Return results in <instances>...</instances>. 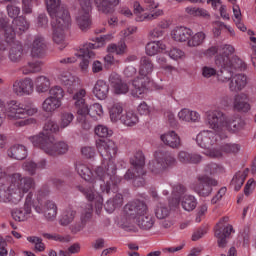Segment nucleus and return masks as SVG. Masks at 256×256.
<instances>
[{
  "label": "nucleus",
  "instance_id": "1",
  "mask_svg": "<svg viewBox=\"0 0 256 256\" xmlns=\"http://www.w3.org/2000/svg\"><path fill=\"white\" fill-rule=\"evenodd\" d=\"M47 11L51 17V25L53 29V41L59 45L58 49L63 51L67 47L65 42V31L71 27V14L69 9L61 0H45Z\"/></svg>",
  "mask_w": 256,
  "mask_h": 256
},
{
  "label": "nucleus",
  "instance_id": "2",
  "mask_svg": "<svg viewBox=\"0 0 256 256\" xmlns=\"http://www.w3.org/2000/svg\"><path fill=\"white\" fill-rule=\"evenodd\" d=\"M35 189V180L31 177H23L21 173L11 175V184H0V203H12L18 205L25 193Z\"/></svg>",
  "mask_w": 256,
  "mask_h": 256
},
{
  "label": "nucleus",
  "instance_id": "3",
  "mask_svg": "<svg viewBox=\"0 0 256 256\" xmlns=\"http://www.w3.org/2000/svg\"><path fill=\"white\" fill-rule=\"evenodd\" d=\"M96 147L98 149V152L100 153L101 157L106 161L105 170L103 166H99L96 168V175L98 177H110V181L113 185H117L118 183H121V178L119 176L115 175L117 172V167L115 166V163L113 162V159L117 157V144L113 140H97L96 141Z\"/></svg>",
  "mask_w": 256,
  "mask_h": 256
},
{
  "label": "nucleus",
  "instance_id": "4",
  "mask_svg": "<svg viewBox=\"0 0 256 256\" xmlns=\"http://www.w3.org/2000/svg\"><path fill=\"white\" fill-rule=\"evenodd\" d=\"M29 140L34 147H39L50 157H60V155H65L69 151V144L65 141L55 142V136H36L30 137Z\"/></svg>",
  "mask_w": 256,
  "mask_h": 256
},
{
  "label": "nucleus",
  "instance_id": "5",
  "mask_svg": "<svg viewBox=\"0 0 256 256\" xmlns=\"http://www.w3.org/2000/svg\"><path fill=\"white\" fill-rule=\"evenodd\" d=\"M126 212L128 215H136V223L143 231L153 229L155 218L149 214V207L141 200H136L126 204Z\"/></svg>",
  "mask_w": 256,
  "mask_h": 256
},
{
  "label": "nucleus",
  "instance_id": "6",
  "mask_svg": "<svg viewBox=\"0 0 256 256\" xmlns=\"http://www.w3.org/2000/svg\"><path fill=\"white\" fill-rule=\"evenodd\" d=\"M72 95V101L74 104V108L76 110V116L78 123L81 124L82 129L89 131L92 125L89 122V105H87V90L81 88L73 93H69Z\"/></svg>",
  "mask_w": 256,
  "mask_h": 256
},
{
  "label": "nucleus",
  "instance_id": "7",
  "mask_svg": "<svg viewBox=\"0 0 256 256\" xmlns=\"http://www.w3.org/2000/svg\"><path fill=\"white\" fill-rule=\"evenodd\" d=\"M132 165L124 174L125 181H133L134 187H143L145 185V154L137 151L132 158H130Z\"/></svg>",
  "mask_w": 256,
  "mask_h": 256
},
{
  "label": "nucleus",
  "instance_id": "8",
  "mask_svg": "<svg viewBox=\"0 0 256 256\" xmlns=\"http://www.w3.org/2000/svg\"><path fill=\"white\" fill-rule=\"evenodd\" d=\"M76 170L78 175H80L84 181H88V183H92V185H96L98 181L100 185V191H102V193L117 191V185L111 182V176H105L101 178V176L97 175V170H95V173H93V171H91V169L85 164H77Z\"/></svg>",
  "mask_w": 256,
  "mask_h": 256
},
{
  "label": "nucleus",
  "instance_id": "9",
  "mask_svg": "<svg viewBox=\"0 0 256 256\" xmlns=\"http://www.w3.org/2000/svg\"><path fill=\"white\" fill-rule=\"evenodd\" d=\"M29 29V23L25 16H18L9 24L7 18H0V31H4L6 43H15V37L22 35Z\"/></svg>",
  "mask_w": 256,
  "mask_h": 256
},
{
  "label": "nucleus",
  "instance_id": "10",
  "mask_svg": "<svg viewBox=\"0 0 256 256\" xmlns=\"http://www.w3.org/2000/svg\"><path fill=\"white\" fill-rule=\"evenodd\" d=\"M208 125L218 133V135H225V129L229 121V116L225 112L216 109L206 113Z\"/></svg>",
  "mask_w": 256,
  "mask_h": 256
},
{
  "label": "nucleus",
  "instance_id": "11",
  "mask_svg": "<svg viewBox=\"0 0 256 256\" xmlns=\"http://www.w3.org/2000/svg\"><path fill=\"white\" fill-rule=\"evenodd\" d=\"M219 182L209 176H200L198 181L192 184V189L200 197H209L213 193V187H217Z\"/></svg>",
  "mask_w": 256,
  "mask_h": 256
},
{
  "label": "nucleus",
  "instance_id": "12",
  "mask_svg": "<svg viewBox=\"0 0 256 256\" xmlns=\"http://www.w3.org/2000/svg\"><path fill=\"white\" fill-rule=\"evenodd\" d=\"M80 10L76 16V22L81 31H87L91 27V19L89 13L93 9L91 0H79Z\"/></svg>",
  "mask_w": 256,
  "mask_h": 256
},
{
  "label": "nucleus",
  "instance_id": "13",
  "mask_svg": "<svg viewBox=\"0 0 256 256\" xmlns=\"http://www.w3.org/2000/svg\"><path fill=\"white\" fill-rule=\"evenodd\" d=\"M229 221V217H223L220 219L219 223L216 225L215 229V237L218 239V247L221 249H225L227 247V239L231 236V233H233V226L227 225L226 227H221L223 223H227Z\"/></svg>",
  "mask_w": 256,
  "mask_h": 256
},
{
  "label": "nucleus",
  "instance_id": "14",
  "mask_svg": "<svg viewBox=\"0 0 256 256\" xmlns=\"http://www.w3.org/2000/svg\"><path fill=\"white\" fill-rule=\"evenodd\" d=\"M223 54L218 55L215 58L217 67H224L225 69H239V65L235 62V59L229 58V55L235 53V48L231 45H224L222 47Z\"/></svg>",
  "mask_w": 256,
  "mask_h": 256
},
{
  "label": "nucleus",
  "instance_id": "15",
  "mask_svg": "<svg viewBox=\"0 0 256 256\" xmlns=\"http://www.w3.org/2000/svg\"><path fill=\"white\" fill-rule=\"evenodd\" d=\"M33 205V194L29 192L26 196L24 207L15 208L11 211V216L14 221H18L19 223L23 221H27L29 217H31V206Z\"/></svg>",
  "mask_w": 256,
  "mask_h": 256
},
{
  "label": "nucleus",
  "instance_id": "16",
  "mask_svg": "<svg viewBox=\"0 0 256 256\" xmlns=\"http://www.w3.org/2000/svg\"><path fill=\"white\" fill-rule=\"evenodd\" d=\"M93 49H99V45L95 46L93 43H86L80 48V52L76 54L78 57H82V62L80 63L82 71H87L89 68V59H95Z\"/></svg>",
  "mask_w": 256,
  "mask_h": 256
},
{
  "label": "nucleus",
  "instance_id": "17",
  "mask_svg": "<svg viewBox=\"0 0 256 256\" xmlns=\"http://www.w3.org/2000/svg\"><path fill=\"white\" fill-rule=\"evenodd\" d=\"M135 21L142 23V21H155V19H159V17H163V10L158 9L154 13H143V7L139 2H134L133 4Z\"/></svg>",
  "mask_w": 256,
  "mask_h": 256
},
{
  "label": "nucleus",
  "instance_id": "18",
  "mask_svg": "<svg viewBox=\"0 0 256 256\" xmlns=\"http://www.w3.org/2000/svg\"><path fill=\"white\" fill-rule=\"evenodd\" d=\"M77 189L80 191V193H83L87 201H95V212L97 215H101V211H103V196L95 193L92 188L78 186Z\"/></svg>",
  "mask_w": 256,
  "mask_h": 256
},
{
  "label": "nucleus",
  "instance_id": "19",
  "mask_svg": "<svg viewBox=\"0 0 256 256\" xmlns=\"http://www.w3.org/2000/svg\"><path fill=\"white\" fill-rule=\"evenodd\" d=\"M13 93L18 97H24V95H31L33 93V80L31 78H24L16 80L13 83Z\"/></svg>",
  "mask_w": 256,
  "mask_h": 256
},
{
  "label": "nucleus",
  "instance_id": "20",
  "mask_svg": "<svg viewBox=\"0 0 256 256\" xmlns=\"http://www.w3.org/2000/svg\"><path fill=\"white\" fill-rule=\"evenodd\" d=\"M149 83H151V78L149 76L139 74V76L132 81V86L134 87L131 91L132 97H141V95L145 94V91H147V88L149 87Z\"/></svg>",
  "mask_w": 256,
  "mask_h": 256
},
{
  "label": "nucleus",
  "instance_id": "21",
  "mask_svg": "<svg viewBox=\"0 0 256 256\" xmlns=\"http://www.w3.org/2000/svg\"><path fill=\"white\" fill-rule=\"evenodd\" d=\"M196 142L202 149H211L217 144V135L210 130H204L197 135Z\"/></svg>",
  "mask_w": 256,
  "mask_h": 256
},
{
  "label": "nucleus",
  "instance_id": "22",
  "mask_svg": "<svg viewBox=\"0 0 256 256\" xmlns=\"http://www.w3.org/2000/svg\"><path fill=\"white\" fill-rule=\"evenodd\" d=\"M109 83L115 95H127L129 93V84H127L121 76L113 72L109 77Z\"/></svg>",
  "mask_w": 256,
  "mask_h": 256
},
{
  "label": "nucleus",
  "instance_id": "23",
  "mask_svg": "<svg viewBox=\"0 0 256 256\" xmlns=\"http://www.w3.org/2000/svg\"><path fill=\"white\" fill-rule=\"evenodd\" d=\"M7 118L10 119V121L25 119V105L12 100L8 107Z\"/></svg>",
  "mask_w": 256,
  "mask_h": 256
},
{
  "label": "nucleus",
  "instance_id": "24",
  "mask_svg": "<svg viewBox=\"0 0 256 256\" xmlns=\"http://www.w3.org/2000/svg\"><path fill=\"white\" fill-rule=\"evenodd\" d=\"M45 53H47V42L45 38L41 35L35 36L31 45V56L41 58Z\"/></svg>",
  "mask_w": 256,
  "mask_h": 256
},
{
  "label": "nucleus",
  "instance_id": "25",
  "mask_svg": "<svg viewBox=\"0 0 256 256\" xmlns=\"http://www.w3.org/2000/svg\"><path fill=\"white\" fill-rule=\"evenodd\" d=\"M164 145L171 149H179L181 147V137L175 131H168L160 136Z\"/></svg>",
  "mask_w": 256,
  "mask_h": 256
},
{
  "label": "nucleus",
  "instance_id": "26",
  "mask_svg": "<svg viewBox=\"0 0 256 256\" xmlns=\"http://www.w3.org/2000/svg\"><path fill=\"white\" fill-rule=\"evenodd\" d=\"M94 3L99 13L109 15L115 11V7L119 5L120 0H94Z\"/></svg>",
  "mask_w": 256,
  "mask_h": 256
},
{
  "label": "nucleus",
  "instance_id": "27",
  "mask_svg": "<svg viewBox=\"0 0 256 256\" xmlns=\"http://www.w3.org/2000/svg\"><path fill=\"white\" fill-rule=\"evenodd\" d=\"M192 34L193 31L191 29L183 26H177L171 31L172 39H174V41H178L179 43L189 41Z\"/></svg>",
  "mask_w": 256,
  "mask_h": 256
},
{
  "label": "nucleus",
  "instance_id": "28",
  "mask_svg": "<svg viewBox=\"0 0 256 256\" xmlns=\"http://www.w3.org/2000/svg\"><path fill=\"white\" fill-rule=\"evenodd\" d=\"M76 217L77 210L73 209V207H68L61 213L58 223L61 227H69V225L75 222Z\"/></svg>",
  "mask_w": 256,
  "mask_h": 256
},
{
  "label": "nucleus",
  "instance_id": "29",
  "mask_svg": "<svg viewBox=\"0 0 256 256\" xmlns=\"http://www.w3.org/2000/svg\"><path fill=\"white\" fill-rule=\"evenodd\" d=\"M245 125V120H243L241 117H229L227 127L225 128V133H227V131L229 133H239V131H243V129H245Z\"/></svg>",
  "mask_w": 256,
  "mask_h": 256
},
{
  "label": "nucleus",
  "instance_id": "30",
  "mask_svg": "<svg viewBox=\"0 0 256 256\" xmlns=\"http://www.w3.org/2000/svg\"><path fill=\"white\" fill-rule=\"evenodd\" d=\"M247 86V77L244 74H236L230 78L229 89L232 92L242 91Z\"/></svg>",
  "mask_w": 256,
  "mask_h": 256
},
{
  "label": "nucleus",
  "instance_id": "31",
  "mask_svg": "<svg viewBox=\"0 0 256 256\" xmlns=\"http://www.w3.org/2000/svg\"><path fill=\"white\" fill-rule=\"evenodd\" d=\"M61 83L67 87L68 93H73L74 89H77L79 86V78L73 76L69 72H63L59 77Z\"/></svg>",
  "mask_w": 256,
  "mask_h": 256
},
{
  "label": "nucleus",
  "instance_id": "32",
  "mask_svg": "<svg viewBox=\"0 0 256 256\" xmlns=\"http://www.w3.org/2000/svg\"><path fill=\"white\" fill-rule=\"evenodd\" d=\"M59 131H61L60 124H58L55 120H48L45 122L43 130L38 135L31 137H43L44 135L54 137L51 133H59Z\"/></svg>",
  "mask_w": 256,
  "mask_h": 256
},
{
  "label": "nucleus",
  "instance_id": "33",
  "mask_svg": "<svg viewBox=\"0 0 256 256\" xmlns=\"http://www.w3.org/2000/svg\"><path fill=\"white\" fill-rule=\"evenodd\" d=\"M247 175H249L248 168H246L244 171L236 172L230 182V187H233L234 191H241V188L247 179Z\"/></svg>",
  "mask_w": 256,
  "mask_h": 256
},
{
  "label": "nucleus",
  "instance_id": "34",
  "mask_svg": "<svg viewBox=\"0 0 256 256\" xmlns=\"http://www.w3.org/2000/svg\"><path fill=\"white\" fill-rule=\"evenodd\" d=\"M8 157L17 161H23V159H27V148L23 145L16 144L8 149Z\"/></svg>",
  "mask_w": 256,
  "mask_h": 256
},
{
  "label": "nucleus",
  "instance_id": "35",
  "mask_svg": "<svg viewBox=\"0 0 256 256\" xmlns=\"http://www.w3.org/2000/svg\"><path fill=\"white\" fill-rule=\"evenodd\" d=\"M93 94L97 99H100V101L107 99V96L109 95V85H107V82L98 80L94 85Z\"/></svg>",
  "mask_w": 256,
  "mask_h": 256
},
{
  "label": "nucleus",
  "instance_id": "36",
  "mask_svg": "<svg viewBox=\"0 0 256 256\" xmlns=\"http://www.w3.org/2000/svg\"><path fill=\"white\" fill-rule=\"evenodd\" d=\"M249 96L247 94H240L235 97L234 109L236 111H242V113H248L251 111V104H249Z\"/></svg>",
  "mask_w": 256,
  "mask_h": 256
},
{
  "label": "nucleus",
  "instance_id": "37",
  "mask_svg": "<svg viewBox=\"0 0 256 256\" xmlns=\"http://www.w3.org/2000/svg\"><path fill=\"white\" fill-rule=\"evenodd\" d=\"M124 211L126 213V217L122 223V228L124 231H128L129 233H138L139 228H137V215H129L128 212H126V208H124Z\"/></svg>",
  "mask_w": 256,
  "mask_h": 256
},
{
  "label": "nucleus",
  "instance_id": "38",
  "mask_svg": "<svg viewBox=\"0 0 256 256\" xmlns=\"http://www.w3.org/2000/svg\"><path fill=\"white\" fill-rule=\"evenodd\" d=\"M178 117L181 121H186L187 123H197L201 119V115H199L196 111H192L187 108L182 109L178 113Z\"/></svg>",
  "mask_w": 256,
  "mask_h": 256
},
{
  "label": "nucleus",
  "instance_id": "39",
  "mask_svg": "<svg viewBox=\"0 0 256 256\" xmlns=\"http://www.w3.org/2000/svg\"><path fill=\"white\" fill-rule=\"evenodd\" d=\"M153 61H151V58L147 57V56H143L140 59V65H139V75H144L146 77H149V75H151V73H153Z\"/></svg>",
  "mask_w": 256,
  "mask_h": 256
},
{
  "label": "nucleus",
  "instance_id": "40",
  "mask_svg": "<svg viewBox=\"0 0 256 256\" xmlns=\"http://www.w3.org/2000/svg\"><path fill=\"white\" fill-rule=\"evenodd\" d=\"M44 217L47 221H55L57 219V204L51 200L44 203Z\"/></svg>",
  "mask_w": 256,
  "mask_h": 256
},
{
  "label": "nucleus",
  "instance_id": "41",
  "mask_svg": "<svg viewBox=\"0 0 256 256\" xmlns=\"http://www.w3.org/2000/svg\"><path fill=\"white\" fill-rule=\"evenodd\" d=\"M202 157L199 154L189 153L186 151H180L178 153V161L180 163H201Z\"/></svg>",
  "mask_w": 256,
  "mask_h": 256
},
{
  "label": "nucleus",
  "instance_id": "42",
  "mask_svg": "<svg viewBox=\"0 0 256 256\" xmlns=\"http://www.w3.org/2000/svg\"><path fill=\"white\" fill-rule=\"evenodd\" d=\"M109 115L113 123L121 121V117H123V104L121 102H116L111 105L109 107Z\"/></svg>",
  "mask_w": 256,
  "mask_h": 256
},
{
  "label": "nucleus",
  "instance_id": "43",
  "mask_svg": "<svg viewBox=\"0 0 256 256\" xmlns=\"http://www.w3.org/2000/svg\"><path fill=\"white\" fill-rule=\"evenodd\" d=\"M167 49V46L163 44L161 41H153L149 42L146 45V55H149L150 57H153V55H157L160 51H165Z\"/></svg>",
  "mask_w": 256,
  "mask_h": 256
},
{
  "label": "nucleus",
  "instance_id": "44",
  "mask_svg": "<svg viewBox=\"0 0 256 256\" xmlns=\"http://www.w3.org/2000/svg\"><path fill=\"white\" fill-rule=\"evenodd\" d=\"M37 93H47L51 89V81L46 76H39L35 80Z\"/></svg>",
  "mask_w": 256,
  "mask_h": 256
},
{
  "label": "nucleus",
  "instance_id": "45",
  "mask_svg": "<svg viewBox=\"0 0 256 256\" xmlns=\"http://www.w3.org/2000/svg\"><path fill=\"white\" fill-rule=\"evenodd\" d=\"M123 206V195L116 194L114 198L108 200L105 205L106 211L108 213H113L114 210L119 209V207Z\"/></svg>",
  "mask_w": 256,
  "mask_h": 256
},
{
  "label": "nucleus",
  "instance_id": "46",
  "mask_svg": "<svg viewBox=\"0 0 256 256\" xmlns=\"http://www.w3.org/2000/svg\"><path fill=\"white\" fill-rule=\"evenodd\" d=\"M120 121L127 127H133L139 123V116H137V113L134 111H127L124 115L121 116Z\"/></svg>",
  "mask_w": 256,
  "mask_h": 256
},
{
  "label": "nucleus",
  "instance_id": "47",
  "mask_svg": "<svg viewBox=\"0 0 256 256\" xmlns=\"http://www.w3.org/2000/svg\"><path fill=\"white\" fill-rule=\"evenodd\" d=\"M59 107H61V102L50 96H48L42 103V109L45 113H53L54 111H57Z\"/></svg>",
  "mask_w": 256,
  "mask_h": 256
},
{
  "label": "nucleus",
  "instance_id": "48",
  "mask_svg": "<svg viewBox=\"0 0 256 256\" xmlns=\"http://www.w3.org/2000/svg\"><path fill=\"white\" fill-rule=\"evenodd\" d=\"M23 57V46L21 44H14L9 52V59L13 63H19Z\"/></svg>",
  "mask_w": 256,
  "mask_h": 256
},
{
  "label": "nucleus",
  "instance_id": "49",
  "mask_svg": "<svg viewBox=\"0 0 256 256\" xmlns=\"http://www.w3.org/2000/svg\"><path fill=\"white\" fill-rule=\"evenodd\" d=\"M181 205L184 211H194L197 207V199L193 195H185L181 200Z\"/></svg>",
  "mask_w": 256,
  "mask_h": 256
},
{
  "label": "nucleus",
  "instance_id": "50",
  "mask_svg": "<svg viewBox=\"0 0 256 256\" xmlns=\"http://www.w3.org/2000/svg\"><path fill=\"white\" fill-rule=\"evenodd\" d=\"M205 39H207V35L200 31L188 39L187 45L188 47H200L205 43Z\"/></svg>",
  "mask_w": 256,
  "mask_h": 256
},
{
  "label": "nucleus",
  "instance_id": "51",
  "mask_svg": "<svg viewBox=\"0 0 256 256\" xmlns=\"http://www.w3.org/2000/svg\"><path fill=\"white\" fill-rule=\"evenodd\" d=\"M154 214L158 219H167L171 215V208L163 203H159L154 208Z\"/></svg>",
  "mask_w": 256,
  "mask_h": 256
},
{
  "label": "nucleus",
  "instance_id": "52",
  "mask_svg": "<svg viewBox=\"0 0 256 256\" xmlns=\"http://www.w3.org/2000/svg\"><path fill=\"white\" fill-rule=\"evenodd\" d=\"M23 75H31V73H39L41 71V62H28L27 65L21 69Z\"/></svg>",
  "mask_w": 256,
  "mask_h": 256
},
{
  "label": "nucleus",
  "instance_id": "53",
  "mask_svg": "<svg viewBox=\"0 0 256 256\" xmlns=\"http://www.w3.org/2000/svg\"><path fill=\"white\" fill-rule=\"evenodd\" d=\"M48 97H51L61 103V101H63V97H65V91L61 86H52L49 90Z\"/></svg>",
  "mask_w": 256,
  "mask_h": 256
},
{
  "label": "nucleus",
  "instance_id": "54",
  "mask_svg": "<svg viewBox=\"0 0 256 256\" xmlns=\"http://www.w3.org/2000/svg\"><path fill=\"white\" fill-rule=\"evenodd\" d=\"M149 169L154 175H159L165 171V166L163 165V159L157 158L156 160L150 162Z\"/></svg>",
  "mask_w": 256,
  "mask_h": 256
},
{
  "label": "nucleus",
  "instance_id": "55",
  "mask_svg": "<svg viewBox=\"0 0 256 256\" xmlns=\"http://www.w3.org/2000/svg\"><path fill=\"white\" fill-rule=\"evenodd\" d=\"M108 53H116V55H123L127 51V44L120 41L118 44H110L107 47Z\"/></svg>",
  "mask_w": 256,
  "mask_h": 256
},
{
  "label": "nucleus",
  "instance_id": "56",
  "mask_svg": "<svg viewBox=\"0 0 256 256\" xmlns=\"http://www.w3.org/2000/svg\"><path fill=\"white\" fill-rule=\"evenodd\" d=\"M75 116L71 112H63L60 116V129H67L73 123Z\"/></svg>",
  "mask_w": 256,
  "mask_h": 256
},
{
  "label": "nucleus",
  "instance_id": "57",
  "mask_svg": "<svg viewBox=\"0 0 256 256\" xmlns=\"http://www.w3.org/2000/svg\"><path fill=\"white\" fill-rule=\"evenodd\" d=\"M223 70H220V74H218V79L222 83H226V81H231V78L233 77V71L237 70V68H225L220 67Z\"/></svg>",
  "mask_w": 256,
  "mask_h": 256
},
{
  "label": "nucleus",
  "instance_id": "58",
  "mask_svg": "<svg viewBox=\"0 0 256 256\" xmlns=\"http://www.w3.org/2000/svg\"><path fill=\"white\" fill-rule=\"evenodd\" d=\"M42 237H44V239H49L51 241H58L59 243H69L70 241L69 236H63L61 234L44 233L42 234Z\"/></svg>",
  "mask_w": 256,
  "mask_h": 256
},
{
  "label": "nucleus",
  "instance_id": "59",
  "mask_svg": "<svg viewBox=\"0 0 256 256\" xmlns=\"http://www.w3.org/2000/svg\"><path fill=\"white\" fill-rule=\"evenodd\" d=\"M92 217H93V206L87 205L86 208L80 214V220L87 225V223L91 221Z\"/></svg>",
  "mask_w": 256,
  "mask_h": 256
},
{
  "label": "nucleus",
  "instance_id": "60",
  "mask_svg": "<svg viewBox=\"0 0 256 256\" xmlns=\"http://www.w3.org/2000/svg\"><path fill=\"white\" fill-rule=\"evenodd\" d=\"M94 131L95 135L101 138L111 137V135H113V131L109 130V128H107V126L104 125L96 126Z\"/></svg>",
  "mask_w": 256,
  "mask_h": 256
},
{
  "label": "nucleus",
  "instance_id": "61",
  "mask_svg": "<svg viewBox=\"0 0 256 256\" xmlns=\"http://www.w3.org/2000/svg\"><path fill=\"white\" fill-rule=\"evenodd\" d=\"M85 226L86 224L83 221L78 220L74 223L72 222L68 227L72 235H77V233H81L85 229Z\"/></svg>",
  "mask_w": 256,
  "mask_h": 256
},
{
  "label": "nucleus",
  "instance_id": "62",
  "mask_svg": "<svg viewBox=\"0 0 256 256\" xmlns=\"http://www.w3.org/2000/svg\"><path fill=\"white\" fill-rule=\"evenodd\" d=\"M88 115L91 117H95L96 115L101 117V115H103V106H101L99 103H94L90 106V108H88Z\"/></svg>",
  "mask_w": 256,
  "mask_h": 256
},
{
  "label": "nucleus",
  "instance_id": "63",
  "mask_svg": "<svg viewBox=\"0 0 256 256\" xmlns=\"http://www.w3.org/2000/svg\"><path fill=\"white\" fill-rule=\"evenodd\" d=\"M221 149L223 153L229 154V153H239L241 151V146L239 144H224L221 146Z\"/></svg>",
  "mask_w": 256,
  "mask_h": 256
},
{
  "label": "nucleus",
  "instance_id": "64",
  "mask_svg": "<svg viewBox=\"0 0 256 256\" xmlns=\"http://www.w3.org/2000/svg\"><path fill=\"white\" fill-rule=\"evenodd\" d=\"M162 165H164V169H168V167H175L177 165V159L175 157L165 154L162 158Z\"/></svg>",
  "mask_w": 256,
  "mask_h": 256
}]
</instances>
